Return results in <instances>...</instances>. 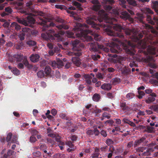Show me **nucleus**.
<instances>
[{"instance_id": "nucleus-46", "label": "nucleus", "mask_w": 158, "mask_h": 158, "mask_svg": "<svg viewBox=\"0 0 158 158\" xmlns=\"http://www.w3.org/2000/svg\"><path fill=\"white\" fill-rule=\"evenodd\" d=\"M57 64L58 68L64 66V62H63L62 60H57Z\"/></svg>"}, {"instance_id": "nucleus-45", "label": "nucleus", "mask_w": 158, "mask_h": 158, "mask_svg": "<svg viewBox=\"0 0 158 158\" xmlns=\"http://www.w3.org/2000/svg\"><path fill=\"white\" fill-rule=\"evenodd\" d=\"M120 82V79L119 78H115L112 80V83L114 85H116Z\"/></svg>"}, {"instance_id": "nucleus-33", "label": "nucleus", "mask_w": 158, "mask_h": 158, "mask_svg": "<svg viewBox=\"0 0 158 158\" xmlns=\"http://www.w3.org/2000/svg\"><path fill=\"white\" fill-rule=\"evenodd\" d=\"M123 65L121 62L119 61L117 63L115 67L118 70L121 71L123 68Z\"/></svg>"}, {"instance_id": "nucleus-55", "label": "nucleus", "mask_w": 158, "mask_h": 158, "mask_svg": "<svg viewBox=\"0 0 158 158\" xmlns=\"http://www.w3.org/2000/svg\"><path fill=\"white\" fill-rule=\"evenodd\" d=\"M5 11L7 13L10 14L12 12V9L9 7H6L5 8Z\"/></svg>"}, {"instance_id": "nucleus-22", "label": "nucleus", "mask_w": 158, "mask_h": 158, "mask_svg": "<svg viewBox=\"0 0 158 158\" xmlns=\"http://www.w3.org/2000/svg\"><path fill=\"white\" fill-rule=\"evenodd\" d=\"M120 106L123 110H127L128 109V107L126 104V102L122 100L120 102Z\"/></svg>"}, {"instance_id": "nucleus-25", "label": "nucleus", "mask_w": 158, "mask_h": 158, "mask_svg": "<svg viewBox=\"0 0 158 158\" xmlns=\"http://www.w3.org/2000/svg\"><path fill=\"white\" fill-rule=\"evenodd\" d=\"M11 26L15 30L18 31L21 29L20 26L16 22H13L11 23Z\"/></svg>"}, {"instance_id": "nucleus-2", "label": "nucleus", "mask_w": 158, "mask_h": 158, "mask_svg": "<svg viewBox=\"0 0 158 158\" xmlns=\"http://www.w3.org/2000/svg\"><path fill=\"white\" fill-rule=\"evenodd\" d=\"M39 23L43 26L42 31L46 32L45 33L41 34L42 38L45 39H50L52 40H55V37L58 39L60 37V35L64 34V31H59L56 33L52 30L49 29L50 27H54L55 24L53 22H51V19L47 18L41 17L39 19Z\"/></svg>"}, {"instance_id": "nucleus-20", "label": "nucleus", "mask_w": 158, "mask_h": 158, "mask_svg": "<svg viewBox=\"0 0 158 158\" xmlns=\"http://www.w3.org/2000/svg\"><path fill=\"white\" fill-rule=\"evenodd\" d=\"M112 88L111 85L109 83H104L101 86V88L106 90H109Z\"/></svg>"}, {"instance_id": "nucleus-40", "label": "nucleus", "mask_w": 158, "mask_h": 158, "mask_svg": "<svg viewBox=\"0 0 158 158\" xmlns=\"http://www.w3.org/2000/svg\"><path fill=\"white\" fill-rule=\"evenodd\" d=\"M126 97L127 99L129 100L134 97V94L132 93H129L126 95Z\"/></svg>"}, {"instance_id": "nucleus-31", "label": "nucleus", "mask_w": 158, "mask_h": 158, "mask_svg": "<svg viewBox=\"0 0 158 158\" xmlns=\"http://www.w3.org/2000/svg\"><path fill=\"white\" fill-rule=\"evenodd\" d=\"M56 27L59 30H61L62 29L67 30L69 28V27L67 25L63 24L60 25H57Z\"/></svg>"}, {"instance_id": "nucleus-4", "label": "nucleus", "mask_w": 158, "mask_h": 158, "mask_svg": "<svg viewBox=\"0 0 158 158\" xmlns=\"http://www.w3.org/2000/svg\"><path fill=\"white\" fill-rule=\"evenodd\" d=\"M114 29L118 31H122L123 30L126 35L128 36V37H130L134 41L136 42L139 41L143 37V35L141 33H139L138 32L134 31L133 30L127 28L123 29L121 26L120 25L115 24L114 27Z\"/></svg>"}, {"instance_id": "nucleus-62", "label": "nucleus", "mask_w": 158, "mask_h": 158, "mask_svg": "<svg viewBox=\"0 0 158 158\" xmlns=\"http://www.w3.org/2000/svg\"><path fill=\"white\" fill-rule=\"evenodd\" d=\"M120 1V4L121 5H122V6L123 8H126V6L125 5V4L126 3V1L125 0H119Z\"/></svg>"}, {"instance_id": "nucleus-54", "label": "nucleus", "mask_w": 158, "mask_h": 158, "mask_svg": "<svg viewBox=\"0 0 158 158\" xmlns=\"http://www.w3.org/2000/svg\"><path fill=\"white\" fill-rule=\"evenodd\" d=\"M36 139L35 136L31 135L30 138V141L31 143H34L36 141Z\"/></svg>"}, {"instance_id": "nucleus-39", "label": "nucleus", "mask_w": 158, "mask_h": 158, "mask_svg": "<svg viewBox=\"0 0 158 158\" xmlns=\"http://www.w3.org/2000/svg\"><path fill=\"white\" fill-rule=\"evenodd\" d=\"M147 19L148 21V23H150L152 25H154L155 24L154 22L152 20L151 17L150 15H147Z\"/></svg>"}, {"instance_id": "nucleus-60", "label": "nucleus", "mask_w": 158, "mask_h": 158, "mask_svg": "<svg viewBox=\"0 0 158 158\" xmlns=\"http://www.w3.org/2000/svg\"><path fill=\"white\" fill-rule=\"evenodd\" d=\"M104 1L106 4H110L111 5L114 3V1L113 0H104Z\"/></svg>"}, {"instance_id": "nucleus-58", "label": "nucleus", "mask_w": 158, "mask_h": 158, "mask_svg": "<svg viewBox=\"0 0 158 158\" xmlns=\"http://www.w3.org/2000/svg\"><path fill=\"white\" fill-rule=\"evenodd\" d=\"M12 135V134L11 133H9L8 134L6 137V141L7 142H9L11 141Z\"/></svg>"}, {"instance_id": "nucleus-21", "label": "nucleus", "mask_w": 158, "mask_h": 158, "mask_svg": "<svg viewBox=\"0 0 158 158\" xmlns=\"http://www.w3.org/2000/svg\"><path fill=\"white\" fill-rule=\"evenodd\" d=\"M22 62L23 64L27 67L28 69H32L33 66L32 65L29 64L26 58H24Z\"/></svg>"}, {"instance_id": "nucleus-37", "label": "nucleus", "mask_w": 158, "mask_h": 158, "mask_svg": "<svg viewBox=\"0 0 158 158\" xmlns=\"http://www.w3.org/2000/svg\"><path fill=\"white\" fill-rule=\"evenodd\" d=\"M39 148L40 150L42 151L45 149H47V147L44 144L40 143L39 145Z\"/></svg>"}, {"instance_id": "nucleus-15", "label": "nucleus", "mask_w": 158, "mask_h": 158, "mask_svg": "<svg viewBox=\"0 0 158 158\" xmlns=\"http://www.w3.org/2000/svg\"><path fill=\"white\" fill-rule=\"evenodd\" d=\"M26 44L30 47L34 46V48L33 49V51H35V49L37 48L36 46V42L33 40H30L26 42Z\"/></svg>"}, {"instance_id": "nucleus-6", "label": "nucleus", "mask_w": 158, "mask_h": 158, "mask_svg": "<svg viewBox=\"0 0 158 158\" xmlns=\"http://www.w3.org/2000/svg\"><path fill=\"white\" fill-rule=\"evenodd\" d=\"M150 43V45H148L147 48L148 52L153 55H155L156 50V48L154 46L157 44V42L156 41H153L151 39L148 38L147 40L144 42V44L146 45Z\"/></svg>"}, {"instance_id": "nucleus-57", "label": "nucleus", "mask_w": 158, "mask_h": 158, "mask_svg": "<svg viewBox=\"0 0 158 158\" xmlns=\"http://www.w3.org/2000/svg\"><path fill=\"white\" fill-rule=\"evenodd\" d=\"M145 13L147 14H153V11L151 10L150 9H149V8H147L145 10Z\"/></svg>"}, {"instance_id": "nucleus-18", "label": "nucleus", "mask_w": 158, "mask_h": 158, "mask_svg": "<svg viewBox=\"0 0 158 158\" xmlns=\"http://www.w3.org/2000/svg\"><path fill=\"white\" fill-rule=\"evenodd\" d=\"M84 78L85 79V81L88 84L91 85V81L92 77L88 74H84L83 75Z\"/></svg>"}, {"instance_id": "nucleus-27", "label": "nucleus", "mask_w": 158, "mask_h": 158, "mask_svg": "<svg viewBox=\"0 0 158 158\" xmlns=\"http://www.w3.org/2000/svg\"><path fill=\"white\" fill-rule=\"evenodd\" d=\"M99 149L96 148L95 150V152L92 155V158H97L100 155V153L99 152Z\"/></svg>"}, {"instance_id": "nucleus-34", "label": "nucleus", "mask_w": 158, "mask_h": 158, "mask_svg": "<svg viewBox=\"0 0 158 158\" xmlns=\"http://www.w3.org/2000/svg\"><path fill=\"white\" fill-rule=\"evenodd\" d=\"M24 47V43L23 42H21L17 44L16 45V48L18 49H21L23 48Z\"/></svg>"}, {"instance_id": "nucleus-16", "label": "nucleus", "mask_w": 158, "mask_h": 158, "mask_svg": "<svg viewBox=\"0 0 158 158\" xmlns=\"http://www.w3.org/2000/svg\"><path fill=\"white\" fill-rule=\"evenodd\" d=\"M40 56L37 54H32L30 57L31 60L35 63L39 61Z\"/></svg>"}, {"instance_id": "nucleus-47", "label": "nucleus", "mask_w": 158, "mask_h": 158, "mask_svg": "<svg viewBox=\"0 0 158 158\" xmlns=\"http://www.w3.org/2000/svg\"><path fill=\"white\" fill-rule=\"evenodd\" d=\"M93 130H89L86 132L87 134L90 137H94Z\"/></svg>"}, {"instance_id": "nucleus-48", "label": "nucleus", "mask_w": 158, "mask_h": 158, "mask_svg": "<svg viewBox=\"0 0 158 158\" xmlns=\"http://www.w3.org/2000/svg\"><path fill=\"white\" fill-rule=\"evenodd\" d=\"M92 59L94 60H98V59L100 58V56L99 55H93L92 56Z\"/></svg>"}, {"instance_id": "nucleus-12", "label": "nucleus", "mask_w": 158, "mask_h": 158, "mask_svg": "<svg viewBox=\"0 0 158 158\" xmlns=\"http://www.w3.org/2000/svg\"><path fill=\"white\" fill-rule=\"evenodd\" d=\"M89 46H90L89 50L91 52H98V44L96 42L89 43Z\"/></svg>"}, {"instance_id": "nucleus-28", "label": "nucleus", "mask_w": 158, "mask_h": 158, "mask_svg": "<svg viewBox=\"0 0 158 158\" xmlns=\"http://www.w3.org/2000/svg\"><path fill=\"white\" fill-rule=\"evenodd\" d=\"M144 18L143 15L141 14H139L137 17L135 18V20L137 21L138 22H140L143 23V19Z\"/></svg>"}, {"instance_id": "nucleus-44", "label": "nucleus", "mask_w": 158, "mask_h": 158, "mask_svg": "<svg viewBox=\"0 0 158 158\" xmlns=\"http://www.w3.org/2000/svg\"><path fill=\"white\" fill-rule=\"evenodd\" d=\"M154 128L150 127L149 126H148L147 127V131L149 133H152L153 132Z\"/></svg>"}, {"instance_id": "nucleus-41", "label": "nucleus", "mask_w": 158, "mask_h": 158, "mask_svg": "<svg viewBox=\"0 0 158 158\" xmlns=\"http://www.w3.org/2000/svg\"><path fill=\"white\" fill-rule=\"evenodd\" d=\"M59 116L61 118L68 120L69 118L66 116V114L64 113H61L59 115Z\"/></svg>"}, {"instance_id": "nucleus-49", "label": "nucleus", "mask_w": 158, "mask_h": 158, "mask_svg": "<svg viewBox=\"0 0 158 158\" xmlns=\"http://www.w3.org/2000/svg\"><path fill=\"white\" fill-rule=\"evenodd\" d=\"M106 143L108 146H109L113 144L114 142L112 139H108L106 140Z\"/></svg>"}, {"instance_id": "nucleus-8", "label": "nucleus", "mask_w": 158, "mask_h": 158, "mask_svg": "<svg viewBox=\"0 0 158 158\" xmlns=\"http://www.w3.org/2000/svg\"><path fill=\"white\" fill-rule=\"evenodd\" d=\"M156 148L158 149V145L155 146L153 148H149L147 149L146 147H140L139 148L137 149V152H143L142 154L144 156H149L151 154V152L154 151V149Z\"/></svg>"}, {"instance_id": "nucleus-36", "label": "nucleus", "mask_w": 158, "mask_h": 158, "mask_svg": "<svg viewBox=\"0 0 158 158\" xmlns=\"http://www.w3.org/2000/svg\"><path fill=\"white\" fill-rule=\"evenodd\" d=\"M11 72L15 75H19L20 74V71L16 68H13L11 70Z\"/></svg>"}, {"instance_id": "nucleus-51", "label": "nucleus", "mask_w": 158, "mask_h": 158, "mask_svg": "<svg viewBox=\"0 0 158 158\" xmlns=\"http://www.w3.org/2000/svg\"><path fill=\"white\" fill-rule=\"evenodd\" d=\"M128 2L130 5L135 6L136 5V1L134 0H127Z\"/></svg>"}, {"instance_id": "nucleus-56", "label": "nucleus", "mask_w": 158, "mask_h": 158, "mask_svg": "<svg viewBox=\"0 0 158 158\" xmlns=\"http://www.w3.org/2000/svg\"><path fill=\"white\" fill-rule=\"evenodd\" d=\"M103 117L106 118L107 119H109L111 117L110 114L106 112L104 113L102 115Z\"/></svg>"}, {"instance_id": "nucleus-5", "label": "nucleus", "mask_w": 158, "mask_h": 158, "mask_svg": "<svg viewBox=\"0 0 158 158\" xmlns=\"http://www.w3.org/2000/svg\"><path fill=\"white\" fill-rule=\"evenodd\" d=\"M79 41L76 40L74 41H71V44L73 46L72 49L73 52H69L68 55L69 56L75 55L77 56H80L82 55V51L81 48L79 47Z\"/></svg>"}, {"instance_id": "nucleus-61", "label": "nucleus", "mask_w": 158, "mask_h": 158, "mask_svg": "<svg viewBox=\"0 0 158 158\" xmlns=\"http://www.w3.org/2000/svg\"><path fill=\"white\" fill-rule=\"evenodd\" d=\"M100 8V6L98 5H94L93 6V9L96 11H98Z\"/></svg>"}, {"instance_id": "nucleus-11", "label": "nucleus", "mask_w": 158, "mask_h": 158, "mask_svg": "<svg viewBox=\"0 0 158 158\" xmlns=\"http://www.w3.org/2000/svg\"><path fill=\"white\" fill-rule=\"evenodd\" d=\"M23 56L21 53H17L13 55L12 58L13 61H16V62H21L22 60H23Z\"/></svg>"}, {"instance_id": "nucleus-14", "label": "nucleus", "mask_w": 158, "mask_h": 158, "mask_svg": "<svg viewBox=\"0 0 158 158\" xmlns=\"http://www.w3.org/2000/svg\"><path fill=\"white\" fill-rule=\"evenodd\" d=\"M146 138L145 137H143L140 139H138L135 141L134 145L137 146L140 145L141 143H143L144 144H146Z\"/></svg>"}, {"instance_id": "nucleus-38", "label": "nucleus", "mask_w": 158, "mask_h": 158, "mask_svg": "<svg viewBox=\"0 0 158 158\" xmlns=\"http://www.w3.org/2000/svg\"><path fill=\"white\" fill-rule=\"evenodd\" d=\"M55 137L56 138V140L59 142L60 144H61V145H64V143L60 141V137L59 136H56V137Z\"/></svg>"}, {"instance_id": "nucleus-24", "label": "nucleus", "mask_w": 158, "mask_h": 158, "mask_svg": "<svg viewBox=\"0 0 158 158\" xmlns=\"http://www.w3.org/2000/svg\"><path fill=\"white\" fill-rule=\"evenodd\" d=\"M123 121L124 123H127L133 127H135L136 126V125L135 123H134L133 122L130 121L127 118H123Z\"/></svg>"}, {"instance_id": "nucleus-9", "label": "nucleus", "mask_w": 158, "mask_h": 158, "mask_svg": "<svg viewBox=\"0 0 158 158\" xmlns=\"http://www.w3.org/2000/svg\"><path fill=\"white\" fill-rule=\"evenodd\" d=\"M145 62L148 63L149 66L153 68L156 69V65L154 63L155 61L152 56H148L144 59Z\"/></svg>"}, {"instance_id": "nucleus-52", "label": "nucleus", "mask_w": 158, "mask_h": 158, "mask_svg": "<svg viewBox=\"0 0 158 158\" xmlns=\"http://www.w3.org/2000/svg\"><path fill=\"white\" fill-rule=\"evenodd\" d=\"M155 100V98L152 96H150L148 98V99L146 100L147 102H152Z\"/></svg>"}, {"instance_id": "nucleus-7", "label": "nucleus", "mask_w": 158, "mask_h": 158, "mask_svg": "<svg viewBox=\"0 0 158 158\" xmlns=\"http://www.w3.org/2000/svg\"><path fill=\"white\" fill-rule=\"evenodd\" d=\"M27 20H25L23 18H17L16 20L19 23L25 26H28L29 23L34 24L35 23V20L34 18L30 15H29L27 17Z\"/></svg>"}, {"instance_id": "nucleus-30", "label": "nucleus", "mask_w": 158, "mask_h": 158, "mask_svg": "<svg viewBox=\"0 0 158 158\" xmlns=\"http://www.w3.org/2000/svg\"><path fill=\"white\" fill-rule=\"evenodd\" d=\"M51 69L50 67L48 66L45 67L44 69L45 75L46 76L49 75L51 72Z\"/></svg>"}, {"instance_id": "nucleus-26", "label": "nucleus", "mask_w": 158, "mask_h": 158, "mask_svg": "<svg viewBox=\"0 0 158 158\" xmlns=\"http://www.w3.org/2000/svg\"><path fill=\"white\" fill-rule=\"evenodd\" d=\"M105 30L107 33V35L111 36H115V34L113 31V30L110 28H106Z\"/></svg>"}, {"instance_id": "nucleus-35", "label": "nucleus", "mask_w": 158, "mask_h": 158, "mask_svg": "<svg viewBox=\"0 0 158 158\" xmlns=\"http://www.w3.org/2000/svg\"><path fill=\"white\" fill-rule=\"evenodd\" d=\"M38 77L40 78H41L44 77L45 76V74L43 70H40L38 71L37 73Z\"/></svg>"}, {"instance_id": "nucleus-53", "label": "nucleus", "mask_w": 158, "mask_h": 158, "mask_svg": "<svg viewBox=\"0 0 158 158\" xmlns=\"http://www.w3.org/2000/svg\"><path fill=\"white\" fill-rule=\"evenodd\" d=\"M97 78L100 79H102L104 78L103 75L100 73H98L96 75Z\"/></svg>"}, {"instance_id": "nucleus-64", "label": "nucleus", "mask_w": 158, "mask_h": 158, "mask_svg": "<svg viewBox=\"0 0 158 158\" xmlns=\"http://www.w3.org/2000/svg\"><path fill=\"white\" fill-rule=\"evenodd\" d=\"M94 136L98 135L99 134V131L97 128H96L93 130Z\"/></svg>"}, {"instance_id": "nucleus-23", "label": "nucleus", "mask_w": 158, "mask_h": 158, "mask_svg": "<svg viewBox=\"0 0 158 158\" xmlns=\"http://www.w3.org/2000/svg\"><path fill=\"white\" fill-rule=\"evenodd\" d=\"M121 14L122 15L120 16L121 17L125 20H126L129 19L130 16L128 12L126 11L122 12Z\"/></svg>"}, {"instance_id": "nucleus-19", "label": "nucleus", "mask_w": 158, "mask_h": 158, "mask_svg": "<svg viewBox=\"0 0 158 158\" xmlns=\"http://www.w3.org/2000/svg\"><path fill=\"white\" fill-rule=\"evenodd\" d=\"M22 32L25 34L27 36H29L31 35V31L30 29L28 28L24 27L22 29Z\"/></svg>"}, {"instance_id": "nucleus-59", "label": "nucleus", "mask_w": 158, "mask_h": 158, "mask_svg": "<svg viewBox=\"0 0 158 158\" xmlns=\"http://www.w3.org/2000/svg\"><path fill=\"white\" fill-rule=\"evenodd\" d=\"M104 8L106 10L109 11L111 9L112 7L110 5H106L104 6Z\"/></svg>"}, {"instance_id": "nucleus-43", "label": "nucleus", "mask_w": 158, "mask_h": 158, "mask_svg": "<svg viewBox=\"0 0 158 158\" xmlns=\"http://www.w3.org/2000/svg\"><path fill=\"white\" fill-rule=\"evenodd\" d=\"M33 155L35 157H40L41 155V153L39 151H37L33 152Z\"/></svg>"}, {"instance_id": "nucleus-50", "label": "nucleus", "mask_w": 158, "mask_h": 158, "mask_svg": "<svg viewBox=\"0 0 158 158\" xmlns=\"http://www.w3.org/2000/svg\"><path fill=\"white\" fill-rule=\"evenodd\" d=\"M138 93L139 95L138 96V97L139 99L142 98L143 96H144L145 95V93H144V92L142 91L138 90Z\"/></svg>"}, {"instance_id": "nucleus-13", "label": "nucleus", "mask_w": 158, "mask_h": 158, "mask_svg": "<svg viewBox=\"0 0 158 158\" xmlns=\"http://www.w3.org/2000/svg\"><path fill=\"white\" fill-rule=\"evenodd\" d=\"M65 144L68 146L69 148L67 149V151L69 152L74 151L76 149V147L70 141H67L66 142Z\"/></svg>"}, {"instance_id": "nucleus-42", "label": "nucleus", "mask_w": 158, "mask_h": 158, "mask_svg": "<svg viewBox=\"0 0 158 158\" xmlns=\"http://www.w3.org/2000/svg\"><path fill=\"white\" fill-rule=\"evenodd\" d=\"M150 108L154 111L158 110V104H155L150 106Z\"/></svg>"}, {"instance_id": "nucleus-1", "label": "nucleus", "mask_w": 158, "mask_h": 158, "mask_svg": "<svg viewBox=\"0 0 158 158\" xmlns=\"http://www.w3.org/2000/svg\"><path fill=\"white\" fill-rule=\"evenodd\" d=\"M87 23L91 25L92 29L89 30L88 26L85 24L78 23L73 30L77 31V36L81 37H83L87 41H92L94 39L97 41H100V35L97 33L100 29L99 27L102 26L96 23V17H89L86 20Z\"/></svg>"}, {"instance_id": "nucleus-3", "label": "nucleus", "mask_w": 158, "mask_h": 158, "mask_svg": "<svg viewBox=\"0 0 158 158\" xmlns=\"http://www.w3.org/2000/svg\"><path fill=\"white\" fill-rule=\"evenodd\" d=\"M117 35L121 39V40L125 41L126 44H123V46L126 53L131 55L130 57L127 59V60L130 62L129 64L130 66L131 67H137V65L135 63L134 61L133 60L134 59L133 56L135 54V52L133 49L134 45L130 41L127 40V39H125L124 36L122 33H120L118 34Z\"/></svg>"}, {"instance_id": "nucleus-17", "label": "nucleus", "mask_w": 158, "mask_h": 158, "mask_svg": "<svg viewBox=\"0 0 158 158\" xmlns=\"http://www.w3.org/2000/svg\"><path fill=\"white\" fill-rule=\"evenodd\" d=\"M121 71L122 73L125 75H127L131 73L130 69L126 66H124Z\"/></svg>"}, {"instance_id": "nucleus-32", "label": "nucleus", "mask_w": 158, "mask_h": 158, "mask_svg": "<svg viewBox=\"0 0 158 158\" xmlns=\"http://www.w3.org/2000/svg\"><path fill=\"white\" fill-rule=\"evenodd\" d=\"M101 97L99 94H95L93 96V100L95 102H98L100 99Z\"/></svg>"}, {"instance_id": "nucleus-63", "label": "nucleus", "mask_w": 158, "mask_h": 158, "mask_svg": "<svg viewBox=\"0 0 158 158\" xmlns=\"http://www.w3.org/2000/svg\"><path fill=\"white\" fill-rule=\"evenodd\" d=\"M25 35V34H24L23 32L21 33L19 35V37L20 40L22 41L24 39V36Z\"/></svg>"}, {"instance_id": "nucleus-29", "label": "nucleus", "mask_w": 158, "mask_h": 158, "mask_svg": "<svg viewBox=\"0 0 158 158\" xmlns=\"http://www.w3.org/2000/svg\"><path fill=\"white\" fill-rule=\"evenodd\" d=\"M113 44H111V46H110V50L111 52L114 53L118 54L119 53L120 50H117L114 47H113V46H114V43L113 42Z\"/></svg>"}, {"instance_id": "nucleus-10", "label": "nucleus", "mask_w": 158, "mask_h": 158, "mask_svg": "<svg viewBox=\"0 0 158 158\" xmlns=\"http://www.w3.org/2000/svg\"><path fill=\"white\" fill-rule=\"evenodd\" d=\"M73 56L72 59L73 63L76 66H79L81 64V60L79 57L80 56H77L75 55H73Z\"/></svg>"}]
</instances>
